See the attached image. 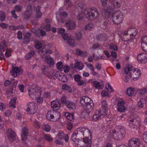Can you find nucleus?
<instances>
[{"label": "nucleus", "mask_w": 147, "mask_h": 147, "mask_svg": "<svg viewBox=\"0 0 147 147\" xmlns=\"http://www.w3.org/2000/svg\"><path fill=\"white\" fill-rule=\"evenodd\" d=\"M85 5L83 3H79L76 5V11H77L78 15L77 18L79 20H82L84 15L86 14L87 19L90 20H93L96 19L99 16V13L97 9L95 7L91 8L85 10Z\"/></svg>", "instance_id": "obj_1"}, {"label": "nucleus", "mask_w": 147, "mask_h": 147, "mask_svg": "<svg viewBox=\"0 0 147 147\" xmlns=\"http://www.w3.org/2000/svg\"><path fill=\"white\" fill-rule=\"evenodd\" d=\"M29 95L32 99L36 100L37 103L39 104L42 103L43 98L40 97L41 91L36 85H32L31 89L28 90Z\"/></svg>", "instance_id": "obj_2"}, {"label": "nucleus", "mask_w": 147, "mask_h": 147, "mask_svg": "<svg viewBox=\"0 0 147 147\" xmlns=\"http://www.w3.org/2000/svg\"><path fill=\"white\" fill-rule=\"evenodd\" d=\"M112 137L115 140H122L125 136L126 131L123 127L116 126L115 129L112 131Z\"/></svg>", "instance_id": "obj_3"}, {"label": "nucleus", "mask_w": 147, "mask_h": 147, "mask_svg": "<svg viewBox=\"0 0 147 147\" xmlns=\"http://www.w3.org/2000/svg\"><path fill=\"white\" fill-rule=\"evenodd\" d=\"M50 51L49 50H46L45 49H42L39 51V53L42 57V58H45V61L50 65H53L54 64V62L53 59L51 57H48L47 56L44 55L47 53L50 52Z\"/></svg>", "instance_id": "obj_4"}, {"label": "nucleus", "mask_w": 147, "mask_h": 147, "mask_svg": "<svg viewBox=\"0 0 147 147\" xmlns=\"http://www.w3.org/2000/svg\"><path fill=\"white\" fill-rule=\"evenodd\" d=\"M112 18L114 24H118L121 23L123 20V13L119 11H117L113 13Z\"/></svg>", "instance_id": "obj_5"}, {"label": "nucleus", "mask_w": 147, "mask_h": 147, "mask_svg": "<svg viewBox=\"0 0 147 147\" xmlns=\"http://www.w3.org/2000/svg\"><path fill=\"white\" fill-rule=\"evenodd\" d=\"M92 143L91 140L86 137L84 138L83 140H80L74 146L75 147H90Z\"/></svg>", "instance_id": "obj_6"}, {"label": "nucleus", "mask_w": 147, "mask_h": 147, "mask_svg": "<svg viewBox=\"0 0 147 147\" xmlns=\"http://www.w3.org/2000/svg\"><path fill=\"white\" fill-rule=\"evenodd\" d=\"M28 107L26 111L30 114H34L36 112L37 108L36 105L33 102H29L27 104Z\"/></svg>", "instance_id": "obj_7"}, {"label": "nucleus", "mask_w": 147, "mask_h": 147, "mask_svg": "<svg viewBox=\"0 0 147 147\" xmlns=\"http://www.w3.org/2000/svg\"><path fill=\"white\" fill-rule=\"evenodd\" d=\"M140 141L138 138H132L129 140L128 143L129 147H139Z\"/></svg>", "instance_id": "obj_8"}, {"label": "nucleus", "mask_w": 147, "mask_h": 147, "mask_svg": "<svg viewBox=\"0 0 147 147\" xmlns=\"http://www.w3.org/2000/svg\"><path fill=\"white\" fill-rule=\"evenodd\" d=\"M22 6L20 5H17L14 7V9L11 10V13L12 17L15 19H16L18 18V16L16 13V12H20L22 9Z\"/></svg>", "instance_id": "obj_9"}, {"label": "nucleus", "mask_w": 147, "mask_h": 147, "mask_svg": "<svg viewBox=\"0 0 147 147\" xmlns=\"http://www.w3.org/2000/svg\"><path fill=\"white\" fill-rule=\"evenodd\" d=\"M146 53H140L137 57V59L138 62L140 63H146L147 62L146 60Z\"/></svg>", "instance_id": "obj_10"}, {"label": "nucleus", "mask_w": 147, "mask_h": 147, "mask_svg": "<svg viewBox=\"0 0 147 147\" xmlns=\"http://www.w3.org/2000/svg\"><path fill=\"white\" fill-rule=\"evenodd\" d=\"M31 7V5H29L28 7H27L26 10L24 12L23 16L25 19L29 18L32 14V11Z\"/></svg>", "instance_id": "obj_11"}, {"label": "nucleus", "mask_w": 147, "mask_h": 147, "mask_svg": "<svg viewBox=\"0 0 147 147\" xmlns=\"http://www.w3.org/2000/svg\"><path fill=\"white\" fill-rule=\"evenodd\" d=\"M107 105L106 101L104 100L102 102V106L99 111H100L102 115H107Z\"/></svg>", "instance_id": "obj_12"}, {"label": "nucleus", "mask_w": 147, "mask_h": 147, "mask_svg": "<svg viewBox=\"0 0 147 147\" xmlns=\"http://www.w3.org/2000/svg\"><path fill=\"white\" fill-rule=\"evenodd\" d=\"M66 27L67 30H71L74 28L76 25L74 21L69 20L65 23Z\"/></svg>", "instance_id": "obj_13"}, {"label": "nucleus", "mask_w": 147, "mask_h": 147, "mask_svg": "<svg viewBox=\"0 0 147 147\" xmlns=\"http://www.w3.org/2000/svg\"><path fill=\"white\" fill-rule=\"evenodd\" d=\"M88 97L86 96H84L80 98V103L82 106H85L88 103V102L92 101Z\"/></svg>", "instance_id": "obj_14"}, {"label": "nucleus", "mask_w": 147, "mask_h": 147, "mask_svg": "<svg viewBox=\"0 0 147 147\" xmlns=\"http://www.w3.org/2000/svg\"><path fill=\"white\" fill-rule=\"evenodd\" d=\"M74 80L79 86H82L84 84V82L81 79V76L79 74H75L73 76Z\"/></svg>", "instance_id": "obj_15"}, {"label": "nucleus", "mask_w": 147, "mask_h": 147, "mask_svg": "<svg viewBox=\"0 0 147 147\" xmlns=\"http://www.w3.org/2000/svg\"><path fill=\"white\" fill-rule=\"evenodd\" d=\"M129 33L130 34L131 38H134L138 33V30L134 27L130 28L128 30Z\"/></svg>", "instance_id": "obj_16"}, {"label": "nucleus", "mask_w": 147, "mask_h": 147, "mask_svg": "<svg viewBox=\"0 0 147 147\" xmlns=\"http://www.w3.org/2000/svg\"><path fill=\"white\" fill-rule=\"evenodd\" d=\"M61 103L58 100H54L51 102V106L55 110H58L60 107Z\"/></svg>", "instance_id": "obj_17"}, {"label": "nucleus", "mask_w": 147, "mask_h": 147, "mask_svg": "<svg viewBox=\"0 0 147 147\" xmlns=\"http://www.w3.org/2000/svg\"><path fill=\"white\" fill-rule=\"evenodd\" d=\"M121 0H112L111 6L114 9H118L120 7L121 5Z\"/></svg>", "instance_id": "obj_18"}, {"label": "nucleus", "mask_w": 147, "mask_h": 147, "mask_svg": "<svg viewBox=\"0 0 147 147\" xmlns=\"http://www.w3.org/2000/svg\"><path fill=\"white\" fill-rule=\"evenodd\" d=\"M63 116L67 119L71 121H73L74 119V114L73 113L66 112L63 113Z\"/></svg>", "instance_id": "obj_19"}, {"label": "nucleus", "mask_w": 147, "mask_h": 147, "mask_svg": "<svg viewBox=\"0 0 147 147\" xmlns=\"http://www.w3.org/2000/svg\"><path fill=\"white\" fill-rule=\"evenodd\" d=\"M80 138L75 131L74 132L71 137V140L73 142V144H76V143H78V142L81 140H79Z\"/></svg>", "instance_id": "obj_20"}, {"label": "nucleus", "mask_w": 147, "mask_h": 147, "mask_svg": "<svg viewBox=\"0 0 147 147\" xmlns=\"http://www.w3.org/2000/svg\"><path fill=\"white\" fill-rule=\"evenodd\" d=\"M28 131L26 127H24L22 130L21 134L22 140L23 141H25L27 138Z\"/></svg>", "instance_id": "obj_21"}, {"label": "nucleus", "mask_w": 147, "mask_h": 147, "mask_svg": "<svg viewBox=\"0 0 147 147\" xmlns=\"http://www.w3.org/2000/svg\"><path fill=\"white\" fill-rule=\"evenodd\" d=\"M12 70L11 71V75L14 77L17 76V74L20 72L21 69L18 67H12Z\"/></svg>", "instance_id": "obj_22"}, {"label": "nucleus", "mask_w": 147, "mask_h": 147, "mask_svg": "<svg viewBox=\"0 0 147 147\" xmlns=\"http://www.w3.org/2000/svg\"><path fill=\"white\" fill-rule=\"evenodd\" d=\"M90 101V102H88V104L84 106L85 107L84 109L88 111L89 112H91L94 109V105L92 101Z\"/></svg>", "instance_id": "obj_23"}, {"label": "nucleus", "mask_w": 147, "mask_h": 147, "mask_svg": "<svg viewBox=\"0 0 147 147\" xmlns=\"http://www.w3.org/2000/svg\"><path fill=\"white\" fill-rule=\"evenodd\" d=\"M100 111H96V112L95 114L93 116V119L95 121H97L99 120L101 118V116L104 117L106 115H102Z\"/></svg>", "instance_id": "obj_24"}, {"label": "nucleus", "mask_w": 147, "mask_h": 147, "mask_svg": "<svg viewBox=\"0 0 147 147\" xmlns=\"http://www.w3.org/2000/svg\"><path fill=\"white\" fill-rule=\"evenodd\" d=\"M132 75L133 76H138L140 77L141 76V72L140 69L138 68H134V71H132L129 73L130 77H132Z\"/></svg>", "instance_id": "obj_25"}, {"label": "nucleus", "mask_w": 147, "mask_h": 147, "mask_svg": "<svg viewBox=\"0 0 147 147\" xmlns=\"http://www.w3.org/2000/svg\"><path fill=\"white\" fill-rule=\"evenodd\" d=\"M65 105L69 110H73L76 108L74 103L70 100H68Z\"/></svg>", "instance_id": "obj_26"}, {"label": "nucleus", "mask_w": 147, "mask_h": 147, "mask_svg": "<svg viewBox=\"0 0 147 147\" xmlns=\"http://www.w3.org/2000/svg\"><path fill=\"white\" fill-rule=\"evenodd\" d=\"M60 118V113L57 111H54L53 119H51V121L53 122L57 121Z\"/></svg>", "instance_id": "obj_27"}, {"label": "nucleus", "mask_w": 147, "mask_h": 147, "mask_svg": "<svg viewBox=\"0 0 147 147\" xmlns=\"http://www.w3.org/2000/svg\"><path fill=\"white\" fill-rule=\"evenodd\" d=\"M91 112H89L86 110L84 109L81 113V117L82 119H87L89 118L90 114Z\"/></svg>", "instance_id": "obj_28"}, {"label": "nucleus", "mask_w": 147, "mask_h": 147, "mask_svg": "<svg viewBox=\"0 0 147 147\" xmlns=\"http://www.w3.org/2000/svg\"><path fill=\"white\" fill-rule=\"evenodd\" d=\"M82 129L84 131V136H85L86 137H88L89 139V136H90V139L91 140V137L92 136V134L90 130L88 128L86 127H82Z\"/></svg>", "instance_id": "obj_29"}, {"label": "nucleus", "mask_w": 147, "mask_h": 147, "mask_svg": "<svg viewBox=\"0 0 147 147\" xmlns=\"http://www.w3.org/2000/svg\"><path fill=\"white\" fill-rule=\"evenodd\" d=\"M114 9L112 6H108L105 10V14L107 16L109 17L111 13L113 12Z\"/></svg>", "instance_id": "obj_30"}, {"label": "nucleus", "mask_w": 147, "mask_h": 147, "mask_svg": "<svg viewBox=\"0 0 147 147\" xmlns=\"http://www.w3.org/2000/svg\"><path fill=\"white\" fill-rule=\"evenodd\" d=\"M129 124H132L134 125H136L139 123L138 120L137 119L136 116H133L130 117L129 121Z\"/></svg>", "instance_id": "obj_31"}, {"label": "nucleus", "mask_w": 147, "mask_h": 147, "mask_svg": "<svg viewBox=\"0 0 147 147\" xmlns=\"http://www.w3.org/2000/svg\"><path fill=\"white\" fill-rule=\"evenodd\" d=\"M97 40L99 41H105L106 40V35L104 33L98 34L96 36Z\"/></svg>", "instance_id": "obj_32"}, {"label": "nucleus", "mask_w": 147, "mask_h": 147, "mask_svg": "<svg viewBox=\"0 0 147 147\" xmlns=\"http://www.w3.org/2000/svg\"><path fill=\"white\" fill-rule=\"evenodd\" d=\"M31 36V34L29 32L26 33L24 37V43L27 44L30 41V37Z\"/></svg>", "instance_id": "obj_33"}, {"label": "nucleus", "mask_w": 147, "mask_h": 147, "mask_svg": "<svg viewBox=\"0 0 147 147\" xmlns=\"http://www.w3.org/2000/svg\"><path fill=\"white\" fill-rule=\"evenodd\" d=\"M75 131L80 138H83L84 137V133H83L84 131L82 129V127L78 128L77 130Z\"/></svg>", "instance_id": "obj_34"}, {"label": "nucleus", "mask_w": 147, "mask_h": 147, "mask_svg": "<svg viewBox=\"0 0 147 147\" xmlns=\"http://www.w3.org/2000/svg\"><path fill=\"white\" fill-rule=\"evenodd\" d=\"M84 67V64L80 61L76 62L74 65V67L79 70H82Z\"/></svg>", "instance_id": "obj_35"}, {"label": "nucleus", "mask_w": 147, "mask_h": 147, "mask_svg": "<svg viewBox=\"0 0 147 147\" xmlns=\"http://www.w3.org/2000/svg\"><path fill=\"white\" fill-rule=\"evenodd\" d=\"M54 111L53 110H49L46 115L47 118L50 121H51V119H53Z\"/></svg>", "instance_id": "obj_36"}, {"label": "nucleus", "mask_w": 147, "mask_h": 147, "mask_svg": "<svg viewBox=\"0 0 147 147\" xmlns=\"http://www.w3.org/2000/svg\"><path fill=\"white\" fill-rule=\"evenodd\" d=\"M76 53L77 55L82 57L87 56L88 55L87 52L82 51L79 49L76 50Z\"/></svg>", "instance_id": "obj_37"}, {"label": "nucleus", "mask_w": 147, "mask_h": 147, "mask_svg": "<svg viewBox=\"0 0 147 147\" xmlns=\"http://www.w3.org/2000/svg\"><path fill=\"white\" fill-rule=\"evenodd\" d=\"M146 98H141L138 103V105L140 107L142 108L146 105Z\"/></svg>", "instance_id": "obj_38"}, {"label": "nucleus", "mask_w": 147, "mask_h": 147, "mask_svg": "<svg viewBox=\"0 0 147 147\" xmlns=\"http://www.w3.org/2000/svg\"><path fill=\"white\" fill-rule=\"evenodd\" d=\"M134 69H133V67H132L131 65L130 64H128L126 65L124 73L127 74L128 73L129 71L132 72V71H134Z\"/></svg>", "instance_id": "obj_39"}, {"label": "nucleus", "mask_w": 147, "mask_h": 147, "mask_svg": "<svg viewBox=\"0 0 147 147\" xmlns=\"http://www.w3.org/2000/svg\"><path fill=\"white\" fill-rule=\"evenodd\" d=\"M7 49V46L5 41L1 42L0 44V51H5Z\"/></svg>", "instance_id": "obj_40"}, {"label": "nucleus", "mask_w": 147, "mask_h": 147, "mask_svg": "<svg viewBox=\"0 0 147 147\" xmlns=\"http://www.w3.org/2000/svg\"><path fill=\"white\" fill-rule=\"evenodd\" d=\"M40 7L39 6L36 7V16L37 18H40L42 15V13L40 11Z\"/></svg>", "instance_id": "obj_41"}, {"label": "nucleus", "mask_w": 147, "mask_h": 147, "mask_svg": "<svg viewBox=\"0 0 147 147\" xmlns=\"http://www.w3.org/2000/svg\"><path fill=\"white\" fill-rule=\"evenodd\" d=\"M35 54L34 51L33 50L30 51L25 56V59L28 60L30 59Z\"/></svg>", "instance_id": "obj_42"}, {"label": "nucleus", "mask_w": 147, "mask_h": 147, "mask_svg": "<svg viewBox=\"0 0 147 147\" xmlns=\"http://www.w3.org/2000/svg\"><path fill=\"white\" fill-rule=\"evenodd\" d=\"M93 84L94 87L98 89H102L103 87V86L101 85L100 83L97 81H94Z\"/></svg>", "instance_id": "obj_43"}, {"label": "nucleus", "mask_w": 147, "mask_h": 147, "mask_svg": "<svg viewBox=\"0 0 147 147\" xmlns=\"http://www.w3.org/2000/svg\"><path fill=\"white\" fill-rule=\"evenodd\" d=\"M16 99L17 98L16 97H14L9 102V105L14 108L16 107Z\"/></svg>", "instance_id": "obj_44"}, {"label": "nucleus", "mask_w": 147, "mask_h": 147, "mask_svg": "<svg viewBox=\"0 0 147 147\" xmlns=\"http://www.w3.org/2000/svg\"><path fill=\"white\" fill-rule=\"evenodd\" d=\"M51 127L48 124H43L42 126V129L46 132H49L51 129Z\"/></svg>", "instance_id": "obj_45"}, {"label": "nucleus", "mask_w": 147, "mask_h": 147, "mask_svg": "<svg viewBox=\"0 0 147 147\" xmlns=\"http://www.w3.org/2000/svg\"><path fill=\"white\" fill-rule=\"evenodd\" d=\"M44 139L49 142L53 141V138L51 137V135L48 134H45L43 136Z\"/></svg>", "instance_id": "obj_46"}, {"label": "nucleus", "mask_w": 147, "mask_h": 147, "mask_svg": "<svg viewBox=\"0 0 147 147\" xmlns=\"http://www.w3.org/2000/svg\"><path fill=\"white\" fill-rule=\"evenodd\" d=\"M138 92L140 95H144L147 92V89L144 88L138 89Z\"/></svg>", "instance_id": "obj_47"}, {"label": "nucleus", "mask_w": 147, "mask_h": 147, "mask_svg": "<svg viewBox=\"0 0 147 147\" xmlns=\"http://www.w3.org/2000/svg\"><path fill=\"white\" fill-rule=\"evenodd\" d=\"M94 27V25L92 23H89L85 26V30L88 31L91 30Z\"/></svg>", "instance_id": "obj_48"}, {"label": "nucleus", "mask_w": 147, "mask_h": 147, "mask_svg": "<svg viewBox=\"0 0 147 147\" xmlns=\"http://www.w3.org/2000/svg\"><path fill=\"white\" fill-rule=\"evenodd\" d=\"M58 79L60 81L64 82H66L67 81V77L65 75H64L63 74H62V75H61Z\"/></svg>", "instance_id": "obj_49"}, {"label": "nucleus", "mask_w": 147, "mask_h": 147, "mask_svg": "<svg viewBox=\"0 0 147 147\" xmlns=\"http://www.w3.org/2000/svg\"><path fill=\"white\" fill-rule=\"evenodd\" d=\"M62 88L64 90H66L69 92H71L72 91L71 89L70 86H67V84H65L63 85Z\"/></svg>", "instance_id": "obj_50"}, {"label": "nucleus", "mask_w": 147, "mask_h": 147, "mask_svg": "<svg viewBox=\"0 0 147 147\" xmlns=\"http://www.w3.org/2000/svg\"><path fill=\"white\" fill-rule=\"evenodd\" d=\"M127 94L130 96H132L134 93V89L133 88H130L127 89L126 91Z\"/></svg>", "instance_id": "obj_51"}, {"label": "nucleus", "mask_w": 147, "mask_h": 147, "mask_svg": "<svg viewBox=\"0 0 147 147\" xmlns=\"http://www.w3.org/2000/svg\"><path fill=\"white\" fill-rule=\"evenodd\" d=\"M5 13L2 11H0V21H3L5 20Z\"/></svg>", "instance_id": "obj_52"}, {"label": "nucleus", "mask_w": 147, "mask_h": 147, "mask_svg": "<svg viewBox=\"0 0 147 147\" xmlns=\"http://www.w3.org/2000/svg\"><path fill=\"white\" fill-rule=\"evenodd\" d=\"M63 67V63L61 61L58 62L56 64V67L58 69H59L60 71H62V68Z\"/></svg>", "instance_id": "obj_53"}, {"label": "nucleus", "mask_w": 147, "mask_h": 147, "mask_svg": "<svg viewBox=\"0 0 147 147\" xmlns=\"http://www.w3.org/2000/svg\"><path fill=\"white\" fill-rule=\"evenodd\" d=\"M67 42L70 46H73L74 45V40L70 37H69L67 39Z\"/></svg>", "instance_id": "obj_54"}, {"label": "nucleus", "mask_w": 147, "mask_h": 147, "mask_svg": "<svg viewBox=\"0 0 147 147\" xmlns=\"http://www.w3.org/2000/svg\"><path fill=\"white\" fill-rule=\"evenodd\" d=\"M62 73L59 71H55L53 73V75L55 77H56L57 78L59 79V77H60L61 75H62Z\"/></svg>", "instance_id": "obj_55"}, {"label": "nucleus", "mask_w": 147, "mask_h": 147, "mask_svg": "<svg viewBox=\"0 0 147 147\" xmlns=\"http://www.w3.org/2000/svg\"><path fill=\"white\" fill-rule=\"evenodd\" d=\"M16 136V134H13V135H11L9 134V136H7V137L9 141L12 142L15 139Z\"/></svg>", "instance_id": "obj_56"}, {"label": "nucleus", "mask_w": 147, "mask_h": 147, "mask_svg": "<svg viewBox=\"0 0 147 147\" xmlns=\"http://www.w3.org/2000/svg\"><path fill=\"white\" fill-rule=\"evenodd\" d=\"M65 134L63 132L61 131L59 132L58 135V136L60 139H63Z\"/></svg>", "instance_id": "obj_57"}, {"label": "nucleus", "mask_w": 147, "mask_h": 147, "mask_svg": "<svg viewBox=\"0 0 147 147\" xmlns=\"http://www.w3.org/2000/svg\"><path fill=\"white\" fill-rule=\"evenodd\" d=\"M33 125L34 126L36 129H38L40 127V123L38 121H34L33 123Z\"/></svg>", "instance_id": "obj_58"}, {"label": "nucleus", "mask_w": 147, "mask_h": 147, "mask_svg": "<svg viewBox=\"0 0 147 147\" xmlns=\"http://www.w3.org/2000/svg\"><path fill=\"white\" fill-rule=\"evenodd\" d=\"M147 131L145 132L143 134V136H142V140L146 143H147V134L146 133Z\"/></svg>", "instance_id": "obj_59"}, {"label": "nucleus", "mask_w": 147, "mask_h": 147, "mask_svg": "<svg viewBox=\"0 0 147 147\" xmlns=\"http://www.w3.org/2000/svg\"><path fill=\"white\" fill-rule=\"evenodd\" d=\"M117 110L120 112H124L125 110V106H122L120 107H117Z\"/></svg>", "instance_id": "obj_60"}, {"label": "nucleus", "mask_w": 147, "mask_h": 147, "mask_svg": "<svg viewBox=\"0 0 147 147\" xmlns=\"http://www.w3.org/2000/svg\"><path fill=\"white\" fill-rule=\"evenodd\" d=\"M141 47L142 50L145 52H147L146 51V47L147 46V43H141Z\"/></svg>", "instance_id": "obj_61"}, {"label": "nucleus", "mask_w": 147, "mask_h": 147, "mask_svg": "<svg viewBox=\"0 0 147 147\" xmlns=\"http://www.w3.org/2000/svg\"><path fill=\"white\" fill-rule=\"evenodd\" d=\"M13 134H16L14 131L11 129H8L7 132V136H9V134L10 135H13Z\"/></svg>", "instance_id": "obj_62"}, {"label": "nucleus", "mask_w": 147, "mask_h": 147, "mask_svg": "<svg viewBox=\"0 0 147 147\" xmlns=\"http://www.w3.org/2000/svg\"><path fill=\"white\" fill-rule=\"evenodd\" d=\"M109 48L112 49L114 50L115 51H117L118 50L117 46L115 45L112 44L109 45Z\"/></svg>", "instance_id": "obj_63"}, {"label": "nucleus", "mask_w": 147, "mask_h": 147, "mask_svg": "<svg viewBox=\"0 0 147 147\" xmlns=\"http://www.w3.org/2000/svg\"><path fill=\"white\" fill-rule=\"evenodd\" d=\"M61 102L63 104H65V105L67 101L66 100V97L65 96H63L61 98Z\"/></svg>", "instance_id": "obj_64"}]
</instances>
